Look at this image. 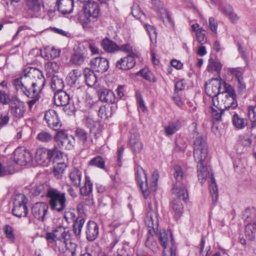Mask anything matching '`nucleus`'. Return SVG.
Masks as SVG:
<instances>
[{
	"label": "nucleus",
	"instance_id": "f257e3e1",
	"mask_svg": "<svg viewBox=\"0 0 256 256\" xmlns=\"http://www.w3.org/2000/svg\"><path fill=\"white\" fill-rule=\"evenodd\" d=\"M12 84L17 91H26L29 94V91L40 93L45 84V78L38 69L28 67L20 77L13 80Z\"/></svg>",
	"mask_w": 256,
	"mask_h": 256
},
{
	"label": "nucleus",
	"instance_id": "f03ea898",
	"mask_svg": "<svg viewBox=\"0 0 256 256\" xmlns=\"http://www.w3.org/2000/svg\"><path fill=\"white\" fill-rule=\"evenodd\" d=\"M206 159L202 158L200 162L194 160L197 163L198 177L201 184H203L206 182L207 177L210 178V184H209L210 192L212 202H216L218 198L217 185L211 169L206 166Z\"/></svg>",
	"mask_w": 256,
	"mask_h": 256
},
{
	"label": "nucleus",
	"instance_id": "7ed1b4c3",
	"mask_svg": "<svg viewBox=\"0 0 256 256\" xmlns=\"http://www.w3.org/2000/svg\"><path fill=\"white\" fill-rule=\"evenodd\" d=\"M98 4L94 1H88L84 5V16L80 19L83 28L87 30L95 26L99 16Z\"/></svg>",
	"mask_w": 256,
	"mask_h": 256
},
{
	"label": "nucleus",
	"instance_id": "20e7f679",
	"mask_svg": "<svg viewBox=\"0 0 256 256\" xmlns=\"http://www.w3.org/2000/svg\"><path fill=\"white\" fill-rule=\"evenodd\" d=\"M224 84V90L222 92V94L220 95V100H218L216 102V105L214 106L221 110H233L238 106L234 90L229 84Z\"/></svg>",
	"mask_w": 256,
	"mask_h": 256
},
{
	"label": "nucleus",
	"instance_id": "39448f33",
	"mask_svg": "<svg viewBox=\"0 0 256 256\" xmlns=\"http://www.w3.org/2000/svg\"><path fill=\"white\" fill-rule=\"evenodd\" d=\"M46 198L48 199V204L52 210L58 212H61L64 210L67 202L65 192L54 188H50Z\"/></svg>",
	"mask_w": 256,
	"mask_h": 256
},
{
	"label": "nucleus",
	"instance_id": "423d86ee",
	"mask_svg": "<svg viewBox=\"0 0 256 256\" xmlns=\"http://www.w3.org/2000/svg\"><path fill=\"white\" fill-rule=\"evenodd\" d=\"M226 83L222 78H212L208 83L205 84V91L208 96L212 98L214 105H216V102L219 98L218 96L222 94L220 90L222 86L224 90V84Z\"/></svg>",
	"mask_w": 256,
	"mask_h": 256
},
{
	"label": "nucleus",
	"instance_id": "0eeeda50",
	"mask_svg": "<svg viewBox=\"0 0 256 256\" xmlns=\"http://www.w3.org/2000/svg\"><path fill=\"white\" fill-rule=\"evenodd\" d=\"M144 222L148 227V233L154 234L158 232V214L156 206L149 204Z\"/></svg>",
	"mask_w": 256,
	"mask_h": 256
},
{
	"label": "nucleus",
	"instance_id": "6e6552de",
	"mask_svg": "<svg viewBox=\"0 0 256 256\" xmlns=\"http://www.w3.org/2000/svg\"><path fill=\"white\" fill-rule=\"evenodd\" d=\"M46 238L48 240L54 241L58 247L61 244V242L66 246V241L70 238V230L62 226H59L52 232L46 233Z\"/></svg>",
	"mask_w": 256,
	"mask_h": 256
},
{
	"label": "nucleus",
	"instance_id": "1a4fd4ad",
	"mask_svg": "<svg viewBox=\"0 0 256 256\" xmlns=\"http://www.w3.org/2000/svg\"><path fill=\"white\" fill-rule=\"evenodd\" d=\"M28 200L24 195L18 194L15 196L13 202L12 214L18 217H25L28 214L26 206Z\"/></svg>",
	"mask_w": 256,
	"mask_h": 256
},
{
	"label": "nucleus",
	"instance_id": "9d476101",
	"mask_svg": "<svg viewBox=\"0 0 256 256\" xmlns=\"http://www.w3.org/2000/svg\"><path fill=\"white\" fill-rule=\"evenodd\" d=\"M208 156V145L205 138L202 136L196 137L194 142V157L198 162L202 158H206Z\"/></svg>",
	"mask_w": 256,
	"mask_h": 256
},
{
	"label": "nucleus",
	"instance_id": "9b49d317",
	"mask_svg": "<svg viewBox=\"0 0 256 256\" xmlns=\"http://www.w3.org/2000/svg\"><path fill=\"white\" fill-rule=\"evenodd\" d=\"M57 151L58 150L56 148L49 150L44 148H38L36 152V160L40 165H48L52 158L56 156Z\"/></svg>",
	"mask_w": 256,
	"mask_h": 256
},
{
	"label": "nucleus",
	"instance_id": "f8f14e48",
	"mask_svg": "<svg viewBox=\"0 0 256 256\" xmlns=\"http://www.w3.org/2000/svg\"><path fill=\"white\" fill-rule=\"evenodd\" d=\"M10 114L16 118H20L24 116L26 110L24 102L15 96L12 97V101L9 105Z\"/></svg>",
	"mask_w": 256,
	"mask_h": 256
},
{
	"label": "nucleus",
	"instance_id": "ddd939ff",
	"mask_svg": "<svg viewBox=\"0 0 256 256\" xmlns=\"http://www.w3.org/2000/svg\"><path fill=\"white\" fill-rule=\"evenodd\" d=\"M136 180L144 196L146 198L150 194V189L148 186L147 175L145 170L141 166H138L136 168Z\"/></svg>",
	"mask_w": 256,
	"mask_h": 256
},
{
	"label": "nucleus",
	"instance_id": "4468645a",
	"mask_svg": "<svg viewBox=\"0 0 256 256\" xmlns=\"http://www.w3.org/2000/svg\"><path fill=\"white\" fill-rule=\"evenodd\" d=\"M48 205L45 202H38L32 208V213L34 217L40 221L45 220L46 216L48 214Z\"/></svg>",
	"mask_w": 256,
	"mask_h": 256
},
{
	"label": "nucleus",
	"instance_id": "2eb2a0df",
	"mask_svg": "<svg viewBox=\"0 0 256 256\" xmlns=\"http://www.w3.org/2000/svg\"><path fill=\"white\" fill-rule=\"evenodd\" d=\"M44 120L48 126L54 130H58L61 126L62 124L56 112L54 110H49L46 112Z\"/></svg>",
	"mask_w": 256,
	"mask_h": 256
},
{
	"label": "nucleus",
	"instance_id": "dca6fc26",
	"mask_svg": "<svg viewBox=\"0 0 256 256\" xmlns=\"http://www.w3.org/2000/svg\"><path fill=\"white\" fill-rule=\"evenodd\" d=\"M15 162L20 166H26L32 160V156L30 152L21 148L16 149L14 152Z\"/></svg>",
	"mask_w": 256,
	"mask_h": 256
},
{
	"label": "nucleus",
	"instance_id": "f3484780",
	"mask_svg": "<svg viewBox=\"0 0 256 256\" xmlns=\"http://www.w3.org/2000/svg\"><path fill=\"white\" fill-rule=\"evenodd\" d=\"M85 126L90 128V134L96 139L98 138L102 132L100 124L90 116H86L83 120Z\"/></svg>",
	"mask_w": 256,
	"mask_h": 256
},
{
	"label": "nucleus",
	"instance_id": "a211bd4d",
	"mask_svg": "<svg viewBox=\"0 0 256 256\" xmlns=\"http://www.w3.org/2000/svg\"><path fill=\"white\" fill-rule=\"evenodd\" d=\"M92 183L90 178L88 176L85 177V182L84 186L80 188V193L83 196H88V198L86 200V204L88 205H92L94 204L92 196Z\"/></svg>",
	"mask_w": 256,
	"mask_h": 256
},
{
	"label": "nucleus",
	"instance_id": "6ab92c4d",
	"mask_svg": "<svg viewBox=\"0 0 256 256\" xmlns=\"http://www.w3.org/2000/svg\"><path fill=\"white\" fill-rule=\"evenodd\" d=\"M173 194L177 200H184L188 198V192L186 188V182H176L173 188Z\"/></svg>",
	"mask_w": 256,
	"mask_h": 256
},
{
	"label": "nucleus",
	"instance_id": "aec40b11",
	"mask_svg": "<svg viewBox=\"0 0 256 256\" xmlns=\"http://www.w3.org/2000/svg\"><path fill=\"white\" fill-rule=\"evenodd\" d=\"M92 66L94 70L99 72H104L109 67L108 61L103 58H96L91 61Z\"/></svg>",
	"mask_w": 256,
	"mask_h": 256
},
{
	"label": "nucleus",
	"instance_id": "412c9836",
	"mask_svg": "<svg viewBox=\"0 0 256 256\" xmlns=\"http://www.w3.org/2000/svg\"><path fill=\"white\" fill-rule=\"evenodd\" d=\"M86 238L89 241L94 240L98 234V226L96 222L90 221L86 225Z\"/></svg>",
	"mask_w": 256,
	"mask_h": 256
},
{
	"label": "nucleus",
	"instance_id": "4be33fe9",
	"mask_svg": "<svg viewBox=\"0 0 256 256\" xmlns=\"http://www.w3.org/2000/svg\"><path fill=\"white\" fill-rule=\"evenodd\" d=\"M54 104L58 106H66L70 100L69 95L63 90L54 92Z\"/></svg>",
	"mask_w": 256,
	"mask_h": 256
},
{
	"label": "nucleus",
	"instance_id": "5701e85b",
	"mask_svg": "<svg viewBox=\"0 0 256 256\" xmlns=\"http://www.w3.org/2000/svg\"><path fill=\"white\" fill-rule=\"evenodd\" d=\"M136 64L134 58L126 56L118 60L116 64V67L122 70H128L133 68Z\"/></svg>",
	"mask_w": 256,
	"mask_h": 256
},
{
	"label": "nucleus",
	"instance_id": "b1692460",
	"mask_svg": "<svg viewBox=\"0 0 256 256\" xmlns=\"http://www.w3.org/2000/svg\"><path fill=\"white\" fill-rule=\"evenodd\" d=\"M130 144L134 152L138 153L142 148V144L140 136L136 132L131 133L130 136Z\"/></svg>",
	"mask_w": 256,
	"mask_h": 256
},
{
	"label": "nucleus",
	"instance_id": "393cba45",
	"mask_svg": "<svg viewBox=\"0 0 256 256\" xmlns=\"http://www.w3.org/2000/svg\"><path fill=\"white\" fill-rule=\"evenodd\" d=\"M100 100L102 102L113 103L114 102V92L106 88H100L98 91Z\"/></svg>",
	"mask_w": 256,
	"mask_h": 256
},
{
	"label": "nucleus",
	"instance_id": "a878e982",
	"mask_svg": "<svg viewBox=\"0 0 256 256\" xmlns=\"http://www.w3.org/2000/svg\"><path fill=\"white\" fill-rule=\"evenodd\" d=\"M69 178L73 186L77 188L80 185L82 172L78 168H74L70 172Z\"/></svg>",
	"mask_w": 256,
	"mask_h": 256
},
{
	"label": "nucleus",
	"instance_id": "bb28decb",
	"mask_svg": "<svg viewBox=\"0 0 256 256\" xmlns=\"http://www.w3.org/2000/svg\"><path fill=\"white\" fill-rule=\"evenodd\" d=\"M73 6L72 0H59L57 10L63 14H70L72 11Z\"/></svg>",
	"mask_w": 256,
	"mask_h": 256
},
{
	"label": "nucleus",
	"instance_id": "cd10ccee",
	"mask_svg": "<svg viewBox=\"0 0 256 256\" xmlns=\"http://www.w3.org/2000/svg\"><path fill=\"white\" fill-rule=\"evenodd\" d=\"M82 76V72L78 70H71L66 77V82L68 86L72 87L78 84L79 79Z\"/></svg>",
	"mask_w": 256,
	"mask_h": 256
},
{
	"label": "nucleus",
	"instance_id": "c85d7f7f",
	"mask_svg": "<svg viewBox=\"0 0 256 256\" xmlns=\"http://www.w3.org/2000/svg\"><path fill=\"white\" fill-rule=\"evenodd\" d=\"M12 2H18L20 0H11ZM26 6L28 9L34 14H38L42 8V0H26Z\"/></svg>",
	"mask_w": 256,
	"mask_h": 256
},
{
	"label": "nucleus",
	"instance_id": "c756f323",
	"mask_svg": "<svg viewBox=\"0 0 256 256\" xmlns=\"http://www.w3.org/2000/svg\"><path fill=\"white\" fill-rule=\"evenodd\" d=\"M232 122L236 129L242 130L248 124V120L234 112L232 116Z\"/></svg>",
	"mask_w": 256,
	"mask_h": 256
},
{
	"label": "nucleus",
	"instance_id": "7c9ffc66",
	"mask_svg": "<svg viewBox=\"0 0 256 256\" xmlns=\"http://www.w3.org/2000/svg\"><path fill=\"white\" fill-rule=\"evenodd\" d=\"M71 234L70 232V238L68 240L66 241V246H64L62 242L58 246L59 250L64 252L65 250H68L71 253L72 256H76V244L74 242H71Z\"/></svg>",
	"mask_w": 256,
	"mask_h": 256
},
{
	"label": "nucleus",
	"instance_id": "2f4dec72",
	"mask_svg": "<svg viewBox=\"0 0 256 256\" xmlns=\"http://www.w3.org/2000/svg\"><path fill=\"white\" fill-rule=\"evenodd\" d=\"M50 86L54 92L62 91L64 87V81L58 75H54L51 80Z\"/></svg>",
	"mask_w": 256,
	"mask_h": 256
},
{
	"label": "nucleus",
	"instance_id": "473e14b6",
	"mask_svg": "<svg viewBox=\"0 0 256 256\" xmlns=\"http://www.w3.org/2000/svg\"><path fill=\"white\" fill-rule=\"evenodd\" d=\"M158 240L164 250L166 248L168 243L170 240V244H173V238L170 232L165 231L160 232Z\"/></svg>",
	"mask_w": 256,
	"mask_h": 256
},
{
	"label": "nucleus",
	"instance_id": "72a5a7b5",
	"mask_svg": "<svg viewBox=\"0 0 256 256\" xmlns=\"http://www.w3.org/2000/svg\"><path fill=\"white\" fill-rule=\"evenodd\" d=\"M102 48L108 52H114L119 51V46L112 40L106 38L102 42Z\"/></svg>",
	"mask_w": 256,
	"mask_h": 256
},
{
	"label": "nucleus",
	"instance_id": "f704fd0d",
	"mask_svg": "<svg viewBox=\"0 0 256 256\" xmlns=\"http://www.w3.org/2000/svg\"><path fill=\"white\" fill-rule=\"evenodd\" d=\"M84 74L85 82L88 86L91 87L96 84L97 79L93 70L88 68H86L84 70Z\"/></svg>",
	"mask_w": 256,
	"mask_h": 256
},
{
	"label": "nucleus",
	"instance_id": "c9c22d12",
	"mask_svg": "<svg viewBox=\"0 0 256 256\" xmlns=\"http://www.w3.org/2000/svg\"><path fill=\"white\" fill-rule=\"evenodd\" d=\"M85 58V52L80 48L72 56L70 62L76 65H81L84 62Z\"/></svg>",
	"mask_w": 256,
	"mask_h": 256
},
{
	"label": "nucleus",
	"instance_id": "e433bc0d",
	"mask_svg": "<svg viewBox=\"0 0 256 256\" xmlns=\"http://www.w3.org/2000/svg\"><path fill=\"white\" fill-rule=\"evenodd\" d=\"M158 232L152 234L148 232L147 238L146 241V246L150 249L153 252H156L158 249V246L154 236H157Z\"/></svg>",
	"mask_w": 256,
	"mask_h": 256
},
{
	"label": "nucleus",
	"instance_id": "4c0bfd02",
	"mask_svg": "<svg viewBox=\"0 0 256 256\" xmlns=\"http://www.w3.org/2000/svg\"><path fill=\"white\" fill-rule=\"evenodd\" d=\"M180 122L178 120H174L165 126L164 131L167 135H172L180 128Z\"/></svg>",
	"mask_w": 256,
	"mask_h": 256
},
{
	"label": "nucleus",
	"instance_id": "58836bf2",
	"mask_svg": "<svg viewBox=\"0 0 256 256\" xmlns=\"http://www.w3.org/2000/svg\"><path fill=\"white\" fill-rule=\"evenodd\" d=\"M50 187H48L47 185L44 184H40L34 187L32 192L35 196H44V194L46 196L48 191Z\"/></svg>",
	"mask_w": 256,
	"mask_h": 256
},
{
	"label": "nucleus",
	"instance_id": "ea45409f",
	"mask_svg": "<svg viewBox=\"0 0 256 256\" xmlns=\"http://www.w3.org/2000/svg\"><path fill=\"white\" fill-rule=\"evenodd\" d=\"M174 177L176 181V182H186L184 180L186 175L182 168L178 165H176L174 168Z\"/></svg>",
	"mask_w": 256,
	"mask_h": 256
},
{
	"label": "nucleus",
	"instance_id": "a19ab883",
	"mask_svg": "<svg viewBox=\"0 0 256 256\" xmlns=\"http://www.w3.org/2000/svg\"><path fill=\"white\" fill-rule=\"evenodd\" d=\"M119 50L124 52L128 54L126 56H130L132 58L138 57V53L130 44H127L119 46Z\"/></svg>",
	"mask_w": 256,
	"mask_h": 256
},
{
	"label": "nucleus",
	"instance_id": "79ce46f5",
	"mask_svg": "<svg viewBox=\"0 0 256 256\" xmlns=\"http://www.w3.org/2000/svg\"><path fill=\"white\" fill-rule=\"evenodd\" d=\"M66 166L64 162H58L54 166L53 173L55 178L60 179L66 168Z\"/></svg>",
	"mask_w": 256,
	"mask_h": 256
},
{
	"label": "nucleus",
	"instance_id": "37998d69",
	"mask_svg": "<svg viewBox=\"0 0 256 256\" xmlns=\"http://www.w3.org/2000/svg\"><path fill=\"white\" fill-rule=\"evenodd\" d=\"M245 234L250 240H253L256 237V222L248 224L245 228Z\"/></svg>",
	"mask_w": 256,
	"mask_h": 256
},
{
	"label": "nucleus",
	"instance_id": "c03bdc74",
	"mask_svg": "<svg viewBox=\"0 0 256 256\" xmlns=\"http://www.w3.org/2000/svg\"><path fill=\"white\" fill-rule=\"evenodd\" d=\"M60 50L54 47L48 46L44 49V58L47 60L54 59L58 57L60 54Z\"/></svg>",
	"mask_w": 256,
	"mask_h": 256
},
{
	"label": "nucleus",
	"instance_id": "a18cd8bd",
	"mask_svg": "<svg viewBox=\"0 0 256 256\" xmlns=\"http://www.w3.org/2000/svg\"><path fill=\"white\" fill-rule=\"evenodd\" d=\"M221 68L222 64L218 60H213L212 58H210L207 66V70L209 72H216L220 73Z\"/></svg>",
	"mask_w": 256,
	"mask_h": 256
},
{
	"label": "nucleus",
	"instance_id": "49530a36",
	"mask_svg": "<svg viewBox=\"0 0 256 256\" xmlns=\"http://www.w3.org/2000/svg\"><path fill=\"white\" fill-rule=\"evenodd\" d=\"M84 219L82 217H78L74 222L73 231L75 236H78L80 234L81 230L84 223Z\"/></svg>",
	"mask_w": 256,
	"mask_h": 256
},
{
	"label": "nucleus",
	"instance_id": "de8ad7c7",
	"mask_svg": "<svg viewBox=\"0 0 256 256\" xmlns=\"http://www.w3.org/2000/svg\"><path fill=\"white\" fill-rule=\"evenodd\" d=\"M160 19L166 25L172 26L173 22L171 18L170 15L168 10L165 8H162L159 12Z\"/></svg>",
	"mask_w": 256,
	"mask_h": 256
},
{
	"label": "nucleus",
	"instance_id": "09e8293b",
	"mask_svg": "<svg viewBox=\"0 0 256 256\" xmlns=\"http://www.w3.org/2000/svg\"><path fill=\"white\" fill-rule=\"evenodd\" d=\"M36 138L38 141L41 142L46 143L50 142L52 140L53 136L49 132L45 130H42L38 133Z\"/></svg>",
	"mask_w": 256,
	"mask_h": 256
},
{
	"label": "nucleus",
	"instance_id": "8fccbe9b",
	"mask_svg": "<svg viewBox=\"0 0 256 256\" xmlns=\"http://www.w3.org/2000/svg\"><path fill=\"white\" fill-rule=\"evenodd\" d=\"M26 96L30 98L31 100H28V107L30 109L32 108V106L36 103L37 101L40 98V93H34L33 92L29 91V94L28 93H26V91H21Z\"/></svg>",
	"mask_w": 256,
	"mask_h": 256
},
{
	"label": "nucleus",
	"instance_id": "3c124183",
	"mask_svg": "<svg viewBox=\"0 0 256 256\" xmlns=\"http://www.w3.org/2000/svg\"><path fill=\"white\" fill-rule=\"evenodd\" d=\"M58 2L59 0H44L43 6L44 7L47 6V8H49L48 12L50 14L58 10Z\"/></svg>",
	"mask_w": 256,
	"mask_h": 256
},
{
	"label": "nucleus",
	"instance_id": "603ef678",
	"mask_svg": "<svg viewBox=\"0 0 256 256\" xmlns=\"http://www.w3.org/2000/svg\"><path fill=\"white\" fill-rule=\"evenodd\" d=\"M172 208L178 217H179L182 214L183 205L182 200L174 199L172 202Z\"/></svg>",
	"mask_w": 256,
	"mask_h": 256
},
{
	"label": "nucleus",
	"instance_id": "864d4df0",
	"mask_svg": "<svg viewBox=\"0 0 256 256\" xmlns=\"http://www.w3.org/2000/svg\"><path fill=\"white\" fill-rule=\"evenodd\" d=\"M89 165L96 166L100 168L105 169V162L100 156L92 158L88 162Z\"/></svg>",
	"mask_w": 256,
	"mask_h": 256
},
{
	"label": "nucleus",
	"instance_id": "5fc2aeb1",
	"mask_svg": "<svg viewBox=\"0 0 256 256\" xmlns=\"http://www.w3.org/2000/svg\"><path fill=\"white\" fill-rule=\"evenodd\" d=\"M238 143L244 148H248L252 144V139L248 134H240L238 136Z\"/></svg>",
	"mask_w": 256,
	"mask_h": 256
},
{
	"label": "nucleus",
	"instance_id": "6e6d98bb",
	"mask_svg": "<svg viewBox=\"0 0 256 256\" xmlns=\"http://www.w3.org/2000/svg\"><path fill=\"white\" fill-rule=\"evenodd\" d=\"M68 136L64 130H60L56 132L54 138L60 146Z\"/></svg>",
	"mask_w": 256,
	"mask_h": 256
},
{
	"label": "nucleus",
	"instance_id": "4d7b16f0",
	"mask_svg": "<svg viewBox=\"0 0 256 256\" xmlns=\"http://www.w3.org/2000/svg\"><path fill=\"white\" fill-rule=\"evenodd\" d=\"M132 14L135 18L141 19L145 16L144 13L140 10L139 5L134 3L132 8Z\"/></svg>",
	"mask_w": 256,
	"mask_h": 256
},
{
	"label": "nucleus",
	"instance_id": "13d9d810",
	"mask_svg": "<svg viewBox=\"0 0 256 256\" xmlns=\"http://www.w3.org/2000/svg\"><path fill=\"white\" fill-rule=\"evenodd\" d=\"M74 209H69L64 212V218L68 223L74 222L76 220L77 218Z\"/></svg>",
	"mask_w": 256,
	"mask_h": 256
},
{
	"label": "nucleus",
	"instance_id": "bf43d9fd",
	"mask_svg": "<svg viewBox=\"0 0 256 256\" xmlns=\"http://www.w3.org/2000/svg\"><path fill=\"white\" fill-rule=\"evenodd\" d=\"M74 144V138L72 136H68L66 140L62 142L59 146L60 148H63L66 150L72 149Z\"/></svg>",
	"mask_w": 256,
	"mask_h": 256
},
{
	"label": "nucleus",
	"instance_id": "052dcab7",
	"mask_svg": "<svg viewBox=\"0 0 256 256\" xmlns=\"http://www.w3.org/2000/svg\"><path fill=\"white\" fill-rule=\"evenodd\" d=\"M76 136L84 144L88 140L87 132L82 128H77L75 131Z\"/></svg>",
	"mask_w": 256,
	"mask_h": 256
},
{
	"label": "nucleus",
	"instance_id": "680f3d73",
	"mask_svg": "<svg viewBox=\"0 0 256 256\" xmlns=\"http://www.w3.org/2000/svg\"><path fill=\"white\" fill-rule=\"evenodd\" d=\"M12 101V98H10L9 94L4 90H0V102L2 104L6 105L10 104Z\"/></svg>",
	"mask_w": 256,
	"mask_h": 256
},
{
	"label": "nucleus",
	"instance_id": "e2e57ef3",
	"mask_svg": "<svg viewBox=\"0 0 256 256\" xmlns=\"http://www.w3.org/2000/svg\"><path fill=\"white\" fill-rule=\"evenodd\" d=\"M248 116L252 122V128L256 126V107L250 106L248 107Z\"/></svg>",
	"mask_w": 256,
	"mask_h": 256
},
{
	"label": "nucleus",
	"instance_id": "0e129e2a",
	"mask_svg": "<svg viewBox=\"0 0 256 256\" xmlns=\"http://www.w3.org/2000/svg\"><path fill=\"white\" fill-rule=\"evenodd\" d=\"M159 177L158 172L156 170H154L152 174V182L150 184V186H149L150 189V192H155L156 191V186H157V181L158 180Z\"/></svg>",
	"mask_w": 256,
	"mask_h": 256
},
{
	"label": "nucleus",
	"instance_id": "69168bd1",
	"mask_svg": "<svg viewBox=\"0 0 256 256\" xmlns=\"http://www.w3.org/2000/svg\"><path fill=\"white\" fill-rule=\"evenodd\" d=\"M46 70L49 72H57L60 69L59 64L55 62H48L46 65Z\"/></svg>",
	"mask_w": 256,
	"mask_h": 256
},
{
	"label": "nucleus",
	"instance_id": "338daca9",
	"mask_svg": "<svg viewBox=\"0 0 256 256\" xmlns=\"http://www.w3.org/2000/svg\"><path fill=\"white\" fill-rule=\"evenodd\" d=\"M12 228L9 225H6L4 228V232L6 237L11 242H14V236L12 232Z\"/></svg>",
	"mask_w": 256,
	"mask_h": 256
},
{
	"label": "nucleus",
	"instance_id": "774afa93",
	"mask_svg": "<svg viewBox=\"0 0 256 256\" xmlns=\"http://www.w3.org/2000/svg\"><path fill=\"white\" fill-rule=\"evenodd\" d=\"M204 31V30L200 28L196 33L198 41L202 44L206 42V36Z\"/></svg>",
	"mask_w": 256,
	"mask_h": 256
}]
</instances>
